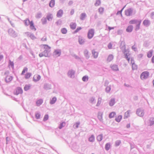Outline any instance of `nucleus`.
I'll return each instance as SVG.
<instances>
[{"mask_svg":"<svg viewBox=\"0 0 154 154\" xmlns=\"http://www.w3.org/2000/svg\"><path fill=\"white\" fill-rule=\"evenodd\" d=\"M149 75V72L147 71L143 72L140 75V78L142 80L146 79L148 78Z\"/></svg>","mask_w":154,"mask_h":154,"instance_id":"f257e3e1","label":"nucleus"},{"mask_svg":"<svg viewBox=\"0 0 154 154\" xmlns=\"http://www.w3.org/2000/svg\"><path fill=\"white\" fill-rule=\"evenodd\" d=\"M9 35L13 37H16L17 36V34L12 29H10L8 31Z\"/></svg>","mask_w":154,"mask_h":154,"instance_id":"f03ea898","label":"nucleus"},{"mask_svg":"<svg viewBox=\"0 0 154 154\" xmlns=\"http://www.w3.org/2000/svg\"><path fill=\"white\" fill-rule=\"evenodd\" d=\"M94 33V29H91L88 30V37L89 39H91L93 37Z\"/></svg>","mask_w":154,"mask_h":154,"instance_id":"7ed1b4c3","label":"nucleus"},{"mask_svg":"<svg viewBox=\"0 0 154 154\" xmlns=\"http://www.w3.org/2000/svg\"><path fill=\"white\" fill-rule=\"evenodd\" d=\"M136 114L140 117H143L144 115V110L141 108H139L137 110Z\"/></svg>","mask_w":154,"mask_h":154,"instance_id":"20e7f679","label":"nucleus"},{"mask_svg":"<svg viewBox=\"0 0 154 154\" xmlns=\"http://www.w3.org/2000/svg\"><path fill=\"white\" fill-rule=\"evenodd\" d=\"M122 48L124 49V50L123 51V52L125 54V58H126L128 60V62L130 63V61H131L130 58V57H129V55H128V53H125L126 51L125 49V45H124V46H122Z\"/></svg>","mask_w":154,"mask_h":154,"instance_id":"39448f33","label":"nucleus"},{"mask_svg":"<svg viewBox=\"0 0 154 154\" xmlns=\"http://www.w3.org/2000/svg\"><path fill=\"white\" fill-rule=\"evenodd\" d=\"M75 72L72 69L69 70L68 72V75L71 78H73L75 77Z\"/></svg>","mask_w":154,"mask_h":154,"instance_id":"423d86ee","label":"nucleus"},{"mask_svg":"<svg viewBox=\"0 0 154 154\" xmlns=\"http://www.w3.org/2000/svg\"><path fill=\"white\" fill-rule=\"evenodd\" d=\"M125 15L127 16H131L132 15L133 10L131 8H129L128 9L125 10Z\"/></svg>","mask_w":154,"mask_h":154,"instance_id":"0eeeda50","label":"nucleus"},{"mask_svg":"<svg viewBox=\"0 0 154 154\" xmlns=\"http://www.w3.org/2000/svg\"><path fill=\"white\" fill-rule=\"evenodd\" d=\"M26 34L27 35V36L29 37L32 40L35 39L36 38V37L34 35L30 32H26Z\"/></svg>","mask_w":154,"mask_h":154,"instance_id":"6e6552de","label":"nucleus"},{"mask_svg":"<svg viewBox=\"0 0 154 154\" xmlns=\"http://www.w3.org/2000/svg\"><path fill=\"white\" fill-rule=\"evenodd\" d=\"M41 78V76L39 75H35L33 77V80L35 82H36L39 81L40 79Z\"/></svg>","mask_w":154,"mask_h":154,"instance_id":"1a4fd4ad","label":"nucleus"},{"mask_svg":"<svg viewBox=\"0 0 154 154\" xmlns=\"http://www.w3.org/2000/svg\"><path fill=\"white\" fill-rule=\"evenodd\" d=\"M72 148L73 151L75 152H78L79 147L76 144L74 143L72 145Z\"/></svg>","mask_w":154,"mask_h":154,"instance_id":"9d476101","label":"nucleus"},{"mask_svg":"<svg viewBox=\"0 0 154 154\" xmlns=\"http://www.w3.org/2000/svg\"><path fill=\"white\" fill-rule=\"evenodd\" d=\"M23 91L21 88L20 87H18L16 89V92L15 93V94L17 95L19 94H22Z\"/></svg>","mask_w":154,"mask_h":154,"instance_id":"9b49d317","label":"nucleus"},{"mask_svg":"<svg viewBox=\"0 0 154 154\" xmlns=\"http://www.w3.org/2000/svg\"><path fill=\"white\" fill-rule=\"evenodd\" d=\"M143 25L146 27L149 26L150 24V22L149 20H145L143 22Z\"/></svg>","mask_w":154,"mask_h":154,"instance_id":"f8f14e48","label":"nucleus"},{"mask_svg":"<svg viewBox=\"0 0 154 154\" xmlns=\"http://www.w3.org/2000/svg\"><path fill=\"white\" fill-rule=\"evenodd\" d=\"M115 98H112L109 102V105L110 106H113L115 103Z\"/></svg>","mask_w":154,"mask_h":154,"instance_id":"ddd939ff","label":"nucleus"},{"mask_svg":"<svg viewBox=\"0 0 154 154\" xmlns=\"http://www.w3.org/2000/svg\"><path fill=\"white\" fill-rule=\"evenodd\" d=\"M63 12V10L60 9L57 12V16L59 18H60L62 17Z\"/></svg>","mask_w":154,"mask_h":154,"instance_id":"4468645a","label":"nucleus"},{"mask_svg":"<svg viewBox=\"0 0 154 154\" xmlns=\"http://www.w3.org/2000/svg\"><path fill=\"white\" fill-rule=\"evenodd\" d=\"M110 67L113 70L115 71H117L119 70L118 65L116 64L110 66Z\"/></svg>","mask_w":154,"mask_h":154,"instance_id":"2eb2a0df","label":"nucleus"},{"mask_svg":"<svg viewBox=\"0 0 154 154\" xmlns=\"http://www.w3.org/2000/svg\"><path fill=\"white\" fill-rule=\"evenodd\" d=\"M51 85L48 83L44 84V88L46 90H48L51 89Z\"/></svg>","mask_w":154,"mask_h":154,"instance_id":"dca6fc26","label":"nucleus"},{"mask_svg":"<svg viewBox=\"0 0 154 154\" xmlns=\"http://www.w3.org/2000/svg\"><path fill=\"white\" fill-rule=\"evenodd\" d=\"M92 53L94 58L96 59L97 57L98 53L94 49L92 51Z\"/></svg>","mask_w":154,"mask_h":154,"instance_id":"f3484780","label":"nucleus"},{"mask_svg":"<svg viewBox=\"0 0 154 154\" xmlns=\"http://www.w3.org/2000/svg\"><path fill=\"white\" fill-rule=\"evenodd\" d=\"M13 79V77L10 75H7L5 78V80L6 82H11Z\"/></svg>","mask_w":154,"mask_h":154,"instance_id":"a211bd4d","label":"nucleus"},{"mask_svg":"<svg viewBox=\"0 0 154 154\" xmlns=\"http://www.w3.org/2000/svg\"><path fill=\"white\" fill-rule=\"evenodd\" d=\"M35 116L36 119H40L41 116L40 112L38 111L36 112L35 113Z\"/></svg>","mask_w":154,"mask_h":154,"instance_id":"6ab92c4d","label":"nucleus"},{"mask_svg":"<svg viewBox=\"0 0 154 154\" xmlns=\"http://www.w3.org/2000/svg\"><path fill=\"white\" fill-rule=\"evenodd\" d=\"M79 42L80 44L83 45L84 43L85 42V39L82 37L79 36Z\"/></svg>","mask_w":154,"mask_h":154,"instance_id":"aec40b11","label":"nucleus"},{"mask_svg":"<svg viewBox=\"0 0 154 154\" xmlns=\"http://www.w3.org/2000/svg\"><path fill=\"white\" fill-rule=\"evenodd\" d=\"M86 17L87 15L86 13H82L80 15V19L81 20H83Z\"/></svg>","mask_w":154,"mask_h":154,"instance_id":"412c9836","label":"nucleus"},{"mask_svg":"<svg viewBox=\"0 0 154 154\" xmlns=\"http://www.w3.org/2000/svg\"><path fill=\"white\" fill-rule=\"evenodd\" d=\"M29 25L30 28L31 29L34 31H35L36 30V29L34 25L33 22L32 21H30V24Z\"/></svg>","mask_w":154,"mask_h":154,"instance_id":"4be33fe9","label":"nucleus"},{"mask_svg":"<svg viewBox=\"0 0 154 154\" xmlns=\"http://www.w3.org/2000/svg\"><path fill=\"white\" fill-rule=\"evenodd\" d=\"M133 28V27L132 25H129L128 27L126 29V31L127 32H131L132 31Z\"/></svg>","mask_w":154,"mask_h":154,"instance_id":"5701e85b","label":"nucleus"},{"mask_svg":"<svg viewBox=\"0 0 154 154\" xmlns=\"http://www.w3.org/2000/svg\"><path fill=\"white\" fill-rule=\"evenodd\" d=\"M43 100L42 99H39L37 100L36 102V105L38 106L41 105L43 103Z\"/></svg>","mask_w":154,"mask_h":154,"instance_id":"b1692460","label":"nucleus"},{"mask_svg":"<svg viewBox=\"0 0 154 154\" xmlns=\"http://www.w3.org/2000/svg\"><path fill=\"white\" fill-rule=\"evenodd\" d=\"M57 100V98L56 97H54L52 99L50 100V103L51 105L54 104L56 101Z\"/></svg>","mask_w":154,"mask_h":154,"instance_id":"393cba45","label":"nucleus"},{"mask_svg":"<svg viewBox=\"0 0 154 154\" xmlns=\"http://www.w3.org/2000/svg\"><path fill=\"white\" fill-rule=\"evenodd\" d=\"M84 54L87 59H88L89 58L90 56L89 55V52L86 49L84 50Z\"/></svg>","mask_w":154,"mask_h":154,"instance_id":"a878e982","label":"nucleus"},{"mask_svg":"<svg viewBox=\"0 0 154 154\" xmlns=\"http://www.w3.org/2000/svg\"><path fill=\"white\" fill-rule=\"evenodd\" d=\"M47 19L49 21H51L52 20L53 18V16L52 14L49 13L46 17Z\"/></svg>","mask_w":154,"mask_h":154,"instance_id":"bb28decb","label":"nucleus"},{"mask_svg":"<svg viewBox=\"0 0 154 154\" xmlns=\"http://www.w3.org/2000/svg\"><path fill=\"white\" fill-rule=\"evenodd\" d=\"M130 110H128L124 114V119L128 118L130 116Z\"/></svg>","mask_w":154,"mask_h":154,"instance_id":"cd10ccee","label":"nucleus"},{"mask_svg":"<svg viewBox=\"0 0 154 154\" xmlns=\"http://www.w3.org/2000/svg\"><path fill=\"white\" fill-rule=\"evenodd\" d=\"M139 22V20H132L129 22V23L130 24H137Z\"/></svg>","mask_w":154,"mask_h":154,"instance_id":"c85d7f7f","label":"nucleus"},{"mask_svg":"<svg viewBox=\"0 0 154 154\" xmlns=\"http://www.w3.org/2000/svg\"><path fill=\"white\" fill-rule=\"evenodd\" d=\"M54 53L55 55H57V56H60L61 54V51L60 50H57L54 51Z\"/></svg>","mask_w":154,"mask_h":154,"instance_id":"c756f323","label":"nucleus"},{"mask_svg":"<svg viewBox=\"0 0 154 154\" xmlns=\"http://www.w3.org/2000/svg\"><path fill=\"white\" fill-rule=\"evenodd\" d=\"M113 58V56L112 54H109L107 59V61L109 62L112 60Z\"/></svg>","mask_w":154,"mask_h":154,"instance_id":"7c9ffc66","label":"nucleus"},{"mask_svg":"<svg viewBox=\"0 0 154 154\" xmlns=\"http://www.w3.org/2000/svg\"><path fill=\"white\" fill-rule=\"evenodd\" d=\"M76 26V24L75 23H72L70 24V27L72 29H75Z\"/></svg>","mask_w":154,"mask_h":154,"instance_id":"2f4dec72","label":"nucleus"},{"mask_svg":"<svg viewBox=\"0 0 154 154\" xmlns=\"http://www.w3.org/2000/svg\"><path fill=\"white\" fill-rule=\"evenodd\" d=\"M103 135L102 134H100L98 135L97 138V140L98 141H101L103 139Z\"/></svg>","mask_w":154,"mask_h":154,"instance_id":"473e14b6","label":"nucleus"},{"mask_svg":"<svg viewBox=\"0 0 154 154\" xmlns=\"http://www.w3.org/2000/svg\"><path fill=\"white\" fill-rule=\"evenodd\" d=\"M111 146L110 143H106L105 145V149L108 151L110 148Z\"/></svg>","mask_w":154,"mask_h":154,"instance_id":"72a5a7b5","label":"nucleus"},{"mask_svg":"<svg viewBox=\"0 0 154 154\" xmlns=\"http://www.w3.org/2000/svg\"><path fill=\"white\" fill-rule=\"evenodd\" d=\"M25 25L26 26H28L30 24V21L28 19H27L24 21Z\"/></svg>","mask_w":154,"mask_h":154,"instance_id":"f704fd0d","label":"nucleus"},{"mask_svg":"<svg viewBox=\"0 0 154 154\" xmlns=\"http://www.w3.org/2000/svg\"><path fill=\"white\" fill-rule=\"evenodd\" d=\"M42 17V13L41 12H38L35 15V17L36 18L39 19Z\"/></svg>","mask_w":154,"mask_h":154,"instance_id":"c9c22d12","label":"nucleus"},{"mask_svg":"<svg viewBox=\"0 0 154 154\" xmlns=\"http://www.w3.org/2000/svg\"><path fill=\"white\" fill-rule=\"evenodd\" d=\"M55 4L54 0H51L49 3V6L51 8H53Z\"/></svg>","mask_w":154,"mask_h":154,"instance_id":"e433bc0d","label":"nucleus"},{"mask_svg":"<svg viewBox=\"0 0 154 154\" xmlns=\"http://www.w3.org/2000/svg\"><path fill=\"white\" fill-rule=\"evenodd\" d=\"M149 125L151 126L154 124V118H151L149 120Z\"/></svg>","mask_w":154,"mask_h":154,"instance_id":"4c0bfd02","label":"nucleus"},{"mask_svg":"<svg viewBox=\"0 0 154 154\" xmlns=\"http://www.w3.org/2000/svg\"><path fill=\"white\" fill-rule=\"evenodd\" d=\"M95 139L94 136L93 135H92L88 139L89 141L91 142H93L94 141Z\"/></svg>","mask_w":154,"mask_h":154,"instance_id":"58836bf2","label":"nucleus"},{"mask_svg":"<svg viewBox=\"0 0 154 154\" xmlns=\"http://www.w3.org/2000/svg\"><path fill=\"white\" fill-rule=\"evenodd\" d=\"M122 116L121 115H119L117 117H116L115 119V120L116 121L118 122H119L122 119Z\"/></svg>","mask_w":154,"mask_h":154,"instance_id":"ea45409f","label":"nucleus"},{"mask_svg":"<svg viewBox=\"0 0 154 154\" xmlns=\"http://www.w3.org/2000/svg\"><path fill=\"white\" fill-rule=\"evenodd\" d=\"M141 20H139V22L137 24L135 28V30L136 31H137L140 29V25L141 23Z\"/></svg>","mask_w":154,"mask_h":154,"instance_id":"a19ab883","label":"nucleus"},{"mask_svg":"<svg viewBox=\"0 0 154 154\" xmlns=\"http://www.w3.org/2000/svg\"><path fill=\"white\" fill-rule=\"evenodd\" d=\"M116 114V113L115 112H112L109 114V117L110 119L114 117Z\"/></svg>","mask_w":154,"mask_h":154,"instance_id":"79ce46f5","label":"nucleus"},{"mask_svg":"<svg viewBox=\"0 0 154 154\" xmlns=\"http://www.w3.org/2000/svg\"><path fill=\"white\" fill-rule=\"evenodd\" d=\"M50 52V51L49 50H45L43 52V54H44V55H45L46 56V57H48V54Z\"/></svg>","mask_w":154,"mask_h":154,"instance_id":"37998d69","label":"nucleus"},{"mask_svg":"<svg viewBox=\"0 0 154 154\" xmlns=\"http://www.w3.org/2000/svg\"><path fill=\"white\" fill-rule=\"evenodd\" d=\"M102 98L100 97H99L98 99V101L96 105L97 106H99L100 104L102 101Z\"/></svg>","mask_w":154,"mask_h":154,"instance_id":"c03bdc74","label":"nucleus"},{"mask_svg":"<svg viewBox=\"0 0 154 154\" xmlns=\"http://www.w3.org/2000/svg\"><path fill=\"white\" fill-rule=\"evenodd\" d=\"M90 102L92 104H94L96 103L95 98L94 97H91L89 100Z\"/></svg>","mask_w":154,"mask_h":154,"instance_id":"a18cd8bd","label":"nucleus"},{"mask_svg":"<svg viewBox=\"0 0 154 154\" xmlns=\"http://www.w3.org/2000/svg\"><path fill=\"white\" fill-rule=\"evenodd\" d=\"M111 89V86L109 85L107 86L105 89L106 92L107 93H109Z\"/></svg>","mask_w":154,"mask_h":154,"instance_id":"49530a36","label":"nucleus"},{"mask_svg":"<svg viewBox=\"0 0 154 154\" xmlns=\"http://www.w3.org/2000/svg\"><path fill=\"white\" fill-rule=\"evenodd\" d=\"M152 50H150L148 52L147 56L148 57L150 58L152 57Z\"/></svg>","mask_w":154,"mask_h":154,"instance_id":"de8ad7c7","label":"nucleus"},{"mask_svg":"<svg viewBox=\"0 0 154 154\" xmlns=\"http://www.w3.org/2000/svg\"><path fill=\"white\" fill-rule=\"evenodd\" d=\"M31 75L32 74L31 73H27L25 74V77L26 79H28L31 77Z\"/></svg>","mask_w":154,"mask_h":154,"instance_id":"09e8293b","label":"nucleus"},{"mask_svg":"<svg viewBox=\"0 0 154 154\" xmlns=\"http://www.w3.org/2000/svg\"><path fill=\"white\" fill-rule=\"evenodd\" d=\"M9 66H11V67L13 69H14V63L13 62L11 61V60H9V64H8Z\"/></svg>","mask_w":154,"mask_h":154,"instance_id":"8fccbe9b","label":"nucleus"},{"mask_svg":"<svg viewBox=\"0 0 154 154\" xmlns=\"http://www.w3.org/2000/svg\"><path fill=\"white\" fill-rule=\"evenodd\" d=\"M66 124L64 122H62L61 123H60L59 126V128L60 129H61L62 128L64 127L65 125Z\"/></svg>","mask_w":154,"mask_h":154,"instance_id":"3c124183","label":"nucleus"},{"mask_svg":"<svg viewBox=\"0 0 154 154\" xmlns=\"http://www.w3.org/2000/svg\"><path fill=\"white\" fill-rule=\"evenodd\" d=\"M61 32L63 34H65L67 33V30L66 28H63L62 29Z\"/></svg>","mask_w":154,"mask_h":154,"instance_id":"603ef678","label":"nucleus"},{"mask_svg":"<svg viewBox=\"0 0 154 154\" xmlns=\"http://www.w3.org/2000/svg\"><path fill=\"white\" fill-rule=\"evenodd\" d=\"M43 46H44V48L45 50H49L50 51V49L51 48V47L48 45H44Z\"/></svg>","mask_w":154,"mask_h":154,"instance_id":"864d4df0","label":"nucleus"},{"mask_svg":"<svg viewBox=\"0 0 154 154\" xmlns=\"http://www.w3.org/2000/svg\"><path fill=\"white\" fill-rule=\"evenodd\" d=\"M42 21L43 24H45L47 23V19L45 17H43L42 19Z\"/></svg>","mask_w":154,"mask_h":154,"instance_id":"5fc2aeb1","label":"nucleus"},{"mask_svg":"<svg viewBox=\"0 0 154 154\" xmlns=\"http://www.w3.org/2000/svg\"><path fill=\"white\" fill-rule=\"evenodd\" d=\"M28 70V68L26 67H24L22 71L21 75H23L26 72H27Z\"/></svg>","mask_w":154,"mask_h":154,"instance_id":"6e6d98bb","label":"nucleus"},{"mask_svg":"<svg viewBox=\"0 0 154 154\" xmlns=\"http://www.w3.org/2000/svg\"><path fill=\"white\" fill-rule=\"evenodd\" d=\"M80 124V122H77L73 125V127L74 128H77L79 127V125Z\"/></svg>","mask_w":154,"mask_h":154,"instance_id":"4d7b16f0","label":"nucleus"},{"mask_svg":"<svg viewBox=\"0 0 154 154\" xmlns=\"http://www.w3.org/2000/svg\"><path fill=\"white\" fill-rule=\"evenodd\" d=\"M88 79V77L87 76H84L82 78V80L84 82H86Z\"/></svg>","mask_w":154,"mask_h":154,"instance_id":"13d9d810","label":"nucleus"},{"mask_svg":"<svg viewBox=\"0 0 154 154\" xmlns=\"http://www.w3.org/2000/svg\"><path fill=\"white\" fill-rule=\"evenodd\" d=\"M121 143V141L120 140H117L116 141L115 143V146H119L120 143Z\"/></svg>","mask_w":154,"mask_h":154,"instance_id":"bf43d9fd","label":"nucleus"},{"mask_svg":"<svg viewBox=\"0 0 154 154\" xmlns=\"http://www.w3.org/2000/svg\"><path fill=\"white\" fill-rule=\"evenodd\" d=\"M132 68L133 70H136L137 69V66L135 63L132 65Z\"/></svg>","mask_w":154,"mask_h":154,"instance_id":"052dcab7","label":"nucleus"},{"mask_svg":"<svg viewBox=\"0 0 154 154\" xmlns=\"http://www.w3.org/2000/svg\"><path fill=\"white\" fill-rule=\"evenodd\" d=\"M101 2L100 0H97L95 4V5L96 6L99 5L100 4Z\"/></svg>","mask_w":154,"mask_h":154,"instance_id":"680f3d73","label":"nucleus"},{"mask_svg":"<svg viewBox=\"0 0 154 154\" xmlns=\"http://www.w3.org/2000/svg\"><path fill=\"white\" fill-rule=\"evenodd\" d=\"M98 11L100 14H102L104 11V8L102 7H100L99 8Z\"/></svg>","mask_w":154,"mask_h":154,"instance_id":"e2e57ef3","label":"nucleus"},{"mask_svg":"<svg viewBox=\"0 0 154 154\" xmlns=\"http://www.w3.org/2000/svg\"><path fill=\"white\" fill-rule=\"evenodd\" d=\"M48 119V115L47 114L45 115V116L43 120L44 121H45L47 120Z\"/></svg>","mask_w":154,"mask_h":154,"instance_id":"0e129e2a","label":"nucleus"},{"mask_svg":"<svg viewBox=\"0 0 154 154\" xmlns=\"http://www.w3.org/2000/svg\"><path fill=\"white\" fill-rule=\"evenodd\" d=\"M72 56L73 57H74V58L77 60H81V58L79 57L76 55L75 54H73V55H72Z\"/></svg>","mask_w":154,"mask_h":154,"instance_id":"69168bd1","label":"nucleus"},{"mask_svg":"<svg viewBox=\"0 0 154 154\" xmlns=\"http://www.w3.org/2000/svg\"><path fill=\"white\" fill-rule=\"evenodd\" d=\"M30 87L27 85H26L24 87V90L25 91H27L29 89Z\"/></svg>","mask_w":154,"mask_h":154,"instance_id":"338daca9","label":"nucleus"},{"mask_svg":"<svg viewBox=\"0 0 154 154\" xmlns=\"http://www.w3.org/2000/svg\"><path fill=\"white\" fill-rule=\"evenodd\" d=\"M132 49L134 51H136L137 50L136 46L135 45V44H134L133 46L132 47Z\"/></svg>","mask_w":154,"mask_h":154,"instance_id":"774afa93","label":"nucleus"}]
</instances>
